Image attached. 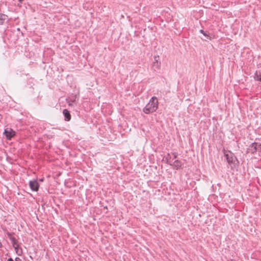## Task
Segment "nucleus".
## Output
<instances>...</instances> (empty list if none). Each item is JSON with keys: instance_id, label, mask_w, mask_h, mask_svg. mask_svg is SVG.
I'll use <instances>...</instances> for the list:
<instances>
[{"instance_id": "nucleus-1", "label": "nucleus", "mask_w": 261, "mask_h": 261, "mask_svg": "<svg viewBox=\"0 0 261 261\" xmlns=\"http://www.w3.org/2000/svg\"><path fill=\"white\" fill-rule=\"evenodd\" d=\"M158 108V100L155 96L152 97L148 103L144 108L143 111L145 114H148L155 112Z\"/></svg>"}, {"instance_id": "nucleus-2", "label": "nucleus", "mask_w": 261, "mask_h": 261, "mask_svg": "<svg viewBox=\"0 0 261 261\" xmlns=\"http://www.w3.org/2000/svg\"><path fill=\"white\" fill-rule=\"evenodd\" d=\"M29 186L33 191H38L39 188V184L37 180H30Z\"/></svg>"}, {"instance_id": "nucleus-3", "label": "nucleus", "mask_w": 261, "mask_h": 261, "mask_svg": "<svg viewBox=\"0 0 261 261\" xmlns=\"http://www.w3.org/2000/svg\"><path fill=\"white\" fill-rule=\"evenodd\" d=\"M159 57L155 56L154 57V61H153L152 65V69L155 71H158L160 69L161 63L159 61Z\"/></svg>"}, {"instance_id": "nucleus-4", "label": "nucleus", "mask_w": 261, "mask_h": 261, "mask_svg": "<svg viewBox=\"0 0 261 261\" xmlns=\"http://www.w3.org/2000/svg\"><path fill=\"white\" fill-rule=\"evenodd\" d=\"M4 134L6 138L10 140L15 135V132L11 128H7L5 129Z\"/></svg>"}, {"instance_id": "nucleus-5", "label": "nucleus", "mask_w": 261, "mask_h": 261, "mask_svg": "<svg viewBox=\"0 0 261 261\" xmlns=\"http://www.w3.org/2000/svg\"><path fill=\"white\" fill-rule=\"evenodd\" d=\"M184 163L181 161L179 160H175L173 163L172 162L171 166H172L173 169L178 170L181 168Z\"/></svg>"}, {"instance_id": "nucleus-6", "label": "nucleus", "mask_w": 261, "mask_h": 261, "mask_svg": "<svg viewBox=\"0 0 261 261\" xmlns=\"http://www.w3.org/2000/svg\"><path fill=\"white\" fill-rule=\"evenodd\" d=\"M257 151V147H256V143L254 142L252 143L248 147L247 152H250L252 154H254V153L256 152Z\"/></svg>"}, {"instance_id": "nucleus-7", "label": "nucleus", "mask_w": 261, "mask_h": 261, "mask_svg": "<svg viewBox=\"0 0 261 261\" xmlns=\"http://www.w3.org/2000/svg\"><path fill=\"white\" fill-rule=\"evenodd\" d=\"M78 98L77 94L72 95L70 97L66 99L69 106H71L72 103H75L76 99Z\"/></svg>"}, {"instance_id": "nucleus-8", "label": "nucleus", "mask_w": 261, "mask_h": 261, "mask_svg": "<svg viewBox=\"0 0 261 261\" xmlns=\"http://www.w3.org/2000/svg\"><path fill=\"white\" fill-rule=\"evenodd\" d=\"M63 114L64 116V120L66 121H69L71 119V115L69 111L67 109H64L63 111Z\"/></svg>"}, {"instance_id": "nucleus-9", "label": "nucleus", "mask_w": 261, "mask_h": 261, "mask_svg": "<svg viewBox=\"0 0 261 261\" xmlns=\"http://www.w3.org/2000/svg\"><path fill=\"white\" fill-rule=\"evenodd\" d=\"M227 161L229 164H231L234 162L235 157L231 153L230 154H225Z\"/></svg>"}, {"instance_id": "nucleus-10", "label": "nucleus", "mask_w": 261, "mask_h": 261, "mask_svg": "<svg viewBox=\"0 0 261 261\" xmlns=\"http://www.w3.org/2000/svg\"><path fill=\"white\" fill-rule=\"evenodd\" d=\"M14 248L16 251V254L18 255H19V256L21 255V254L22 253V250L20 247H19L18 245H16L15 247H14Z\"/></svg>"}, {"instance_id": "nucleus-11", "label": "nucleus", "mask_w": 261, "mask_h": 261, "mask_svg": "<svg viewBox=\"0 0 261 261\" xmlns=\"http://www.w3.org/2000/svg\"><path fill=\"white\" fill-rule=\"evenodd\" d=\"M171 157L170 155V154L168 153L167 155L165 156V160L166 161V163L171 165L172 163V161L171 160Z\"/></svg>"}, {"instance_id": "nucleus-12", "label": "nucleus", "mask_w": 261, "mask_h": 261, "mask_svg": "<svg viewBox=\"0 0 261 261\" xmlns=\"http://www.w3.org/2000/svg\"><path fill=\"white\" fill-rule=\"evenodd\" d=\"M254 79L256 81H259L261 82V73L256 71L254 74Z\"/></svg>"}, {"instance_id": "nucleus-13", "label": "nucleus", "mask_w": 261, "mask_h": 261, "mask_svg": "<svg viewBox=\"0 0 261 261\" xmlns=\"http://www.w3.org/2000/svg\"><path fill=\"white\" fill-rule=\"evenodd\" d=\"M10 240L11 241V243L13 245V247H15L16 245H18L17 244V240L14 237V238H11Z\"/></svg>"}, {"instance_id": "nucleus-14", "label": "nucleus", "mask_w": 261, "mask_h": 261, "mask_svg": "<svg viewBox=\"0 0 261 261\" xmlns=\"http://www.w3.org/2000/svg\"><path fill=\"white\" fill-rule=\"evenodd\" d=\"M6 16L4 14L0 15V25L3 24L5 20L6 19Z\"/></svg>"}, {"instance_id": "nucleus-15", "label": "nucleus", "mask_w": 261, "mask_h": 261, "mask_svg": "<svg viewBox=\"0 0 261 261\" xmlns=\"http://www.w3.org/2000/svg\"><path fill=\"white\" fill-rule=\"evenodd\" d=\"M257 150L258 152H261V144L256 143Z\"/></svg>"}, {"instance_id": "nucleus-16", "label": "nucleus", "mask_w": 261, "mask_h": 261, "mask_svg": "<svg viewBox=\"0 0 261 261\" xmlns=\"http://www.w3.org/2000/svg\"><path fill=\"white\" fill-rule=\"evenodd\" d=\"M200 32L204 36H205L206 37L208 38V34L205 32L203 30H200Z\"/></svg>"}, {"instance_id": "nucleus-17", "label": "nucleus", "mask_w": 261, "mask_h": 261, "mask_svg": "<svg viewBox=\"0 0 261 261\" xmlns=\"http://www.w3.org/2000/svg\"><path fill=\"white\" fill-rule=\"evenodd\" d=\"M7 234V236L9 237L10 240L11 238H14V237H13V235L11 233L8 232Z\"/></svg>"}, {"instance_id": "nucleus-18", "label": "nucleus", "mask_w": 261, "mask_h": 261, "mask_svg": "<svg viewBox=\"0 0 261 261\" xmlns=\"http://www.w3.org/2000/svg\"><path fill=\"white\" fill-rule=\"evenodd\" d=\"M19 260H20V258H19V257H16V258H15V261H19Z\"/></svg>"}, {"instance_id": "nucleus-19", "label": "nucleus", "mask_w": 261, "mask_h": 261, "mask_svg": "<svg viewBox=\"0 0 261 261\" xmlns=\"http://www.w3.org/2000/svg\"><path fill=\"white\" fill-rule=\"evenodd\" d=\"M7 261H14V260L12 258H9L8 259Z\"/></svg>"}, {"instance_id": "nucleus-20", "label": "nucleus", "mask_w": 261, "mask_h": 261, "mask_svg": "<svg viewBox=\"0 0 261 261\" xmlns=\"http://www.w3.org/2000/svg\"><path fill=\"white\" fill-rule=\"evenodd\" d=\"M173 154H174V158L175 159L177 156L176 154V153H173Z\"/></svg>"}, {"instance_id": "nucleus-21", "label": "nucleus", "mask_w": 261, "mask_h": 261, "mask_svg": "<svg viewBox=\"0 0 261 261\" xmlns=\"http://www.w3.org/2000/svg\"><path fill=\"white\" fill-rule=\"evenodd\" d=\"M40 181H43V178H41V179H40Z\"/></svg>"}, {"instance_id": "nucleus-22", "label": "nucleus", "mask_w": 261, "mask_h": 261, "mask_svg": "<svg viewBox=\"0 0 261 261\" xmlns=\"http://www.w3.org/2000/svg\"><path fill=\"white\" fill-rule=\"evenodd\" d=\"M18 1H19L20 3H21V2L23 1V0H18Z\"/></svg>"}]
</instances>
